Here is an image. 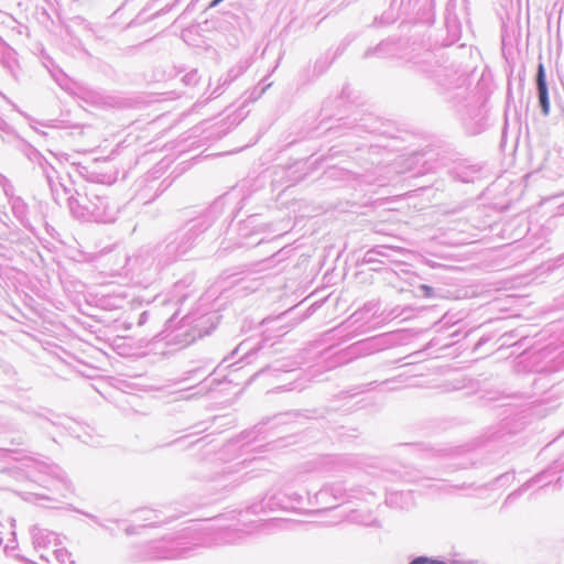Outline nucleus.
Wrapping results in <instances>:
<instances>
[{
    "mask_svg": "<svg viewBox=\"0 0 564 564\" xmlns=\"http://www.w3.org/2000/svg\"><path fill=\"white\" fill-rule=\"evenodd\" d=\"M221 1H223V0H214V1L212 2V4H210V6H212V7H215V6H217L218 3H220Z\"/></svg>",
    "mask_w": 564,
    "mask_h": 564,
    "instance_id": "obj_4",
    "label": "nucleus"
},
{
    "mask_svg": "<svg viewBox=\"0 0 564 564\" xmlns=\"http://www.w3.org/2000/svg\"><path fill=\"white\" fill-rule=\"evenodd\" d=\"M536 85H538V93H539V101L542 107V111L544 115H547L550 111V101H549V91H547V85H546V80H545V72H544L543 64H540L538 67Z\"/></svg>",
    "mask_w": 564,
    "mask_h": 564,
    "instance_id": "obj_1",
    "label": "nucleus"
},
{
    "mask_svg": "<svg viewBox=\"0 0 564 564\" xmlns=\"http://www.w3.org/2000/svg\"><path fill=\"white\" fill-rule=\"evenodd\" d=\"M422 290L425 292V294H426L427 296H431V295H432L433 290H432V288H431V286H429V285H422Z\"/></svg>",
    "mask_w": 564,
    "mask_h": 564,
    "instance_id": "obj_3",
    "label": "nucleus"
},
{
    "mask_svg": "<svg viewBox=\"0 0 564 564\" xmlns=\"http://www.w3.org/2000/svg\"><path fill=\"white\" fill-rule=\"evenodd\" d=\"M411 564H446L443 561L433 560L429 557H416L411 562Z\"/></svg>",
    "mask_w": 564,
    "mask_h": 564,
    "instance_id": "obj_2",
    "label": "nucleus"
}]
</instances>
